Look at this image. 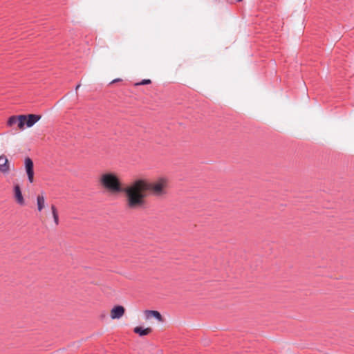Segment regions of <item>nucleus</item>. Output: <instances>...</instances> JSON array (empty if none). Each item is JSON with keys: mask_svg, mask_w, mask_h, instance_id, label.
<instances>
[{"mask_svg": "<svg viewBox=\"0 0 354 354\" xmlns=\"http://www.w3.org/2000/svg\"><path fill=\"white\" fill-rule=\"evenodd\" d=\"M101 185L112 194L124 193L127 207L131 209L140 207L142 204L140 189L143 188L141 181H133L130 185L122 187L119 178L113 173L103 174L99 180Z\"/></svg>", "mask_w": 354, "mask_h": 354, "instance_id": "1", "label": "nucleus"}, {"mask_svg": "<svg viewBox=\"0 0 354 354\" xmlns=\"http://www.w3.org/2000/svg\"><path fill=\"white\" fill-rule=\"evenodd\" d=\"M136 181H141L143 183V188L140 189V194L142 196V199L143 204L138 207L136 208H132L133 210H138L141 209H144L146 207V201H145V196H146V192L151 190L152 193L155 196H162L165 194V188L167 186V180L164 178L160 179L157 183H149L147 182L145 180L139 179L136 180Z\"/></svg>", "mask_w": 354, "mask_h": 354, "instance_id": "2", "label": "nucleus"}, {"mask_svg": "<svg viewBox=\"0 0 354 354\" xmlns=\"http://www.w3.org/2000/svg\"><path fill=\"white\" fill-rule=\"evenodd\" d=\"M24 164L26 171L28 176V180L30 183H32L34 179L33 162L29 157H27L25 159Z\"/></svg>", "mask_w": 354, "mask_h": 354, "instance_id": "3", "label": "nucleus"}, {"mask_svg": "<svg viewBox=\"0 0 354 354\" xmlns=\"http://www.w3.org/2000/svg\"><path fill=\"white\" fill-rule=\"evenodd\" d=\"M0 171L4 175H7L10 171V165L6 156H0Z\"/></svg>", "mask_w": 354, "mask_h": 354, "instance_id": "4", "label": "nucleus"}, {"mask_svg": "<svg viewBox=\"0 0 354 354\" xmlns=\"http://www.w3.org/2000/svg\"><path fill=\"white\" fill-rule=\"evenodd\" d=\"M124 313V308L122 306H115L111 310V318L112 319H120Z\"/></svg>", "mask_w": 354, "mask_h": 354, "instance_id": "5", "label": "nucleus"}, {"mask_svg": "<svg viewBox=\"0 0 354 354\" xmlns=\"http://www.w3.org/2000/svg\"><path fill=\"white\" fill-rule=\"evenodd\" d=\"M14 196L16 199L17 203L19 205L23 206L25 205V201L23 197L20 186L19 185H15L14 186Z\"/></svg>", "mask_w": 354, "mask_h": 354, "instance_id": "6", "label": "nucleus"}, {"mask_svg": "<svg viewBox=\"0 0 354 354\" xmlns=\"http://www.w3.org/2000/svg\"><path fill=\"white\" fill-rule=\"evenodd\" d=\"M144 316L146 320H149L152 317H154L158 321H162V316L160 313L157 310H146L144 311Z\"/></svg>", "mask_w": 354, "mask_h": 354, "instance_id": "7", "label": "nucleus"}, {"mask_svg": "<svg viewBox=\"0 0 354 354\" xmlns=\"http://www.w3.org/2000/svg\"><path fill=\"white\" fill-rule=\"evenodd\" d=\"M41 118V116L36 114H29L26 116V125L27 127H32Z\"/></svg>", "mask_w": 354, "mask_h": 354, "instance_id": "8", "label": "nucleus"}, {"mask_svg": "<svg viewBox=\"0 0 354 354\" xmlns=\"http://www.w3.org/2000/svg\"><path fill=\"white\" fill-rule=\"evenodd\" d=\"M46 205V199L44 196V192H42L41 194L38 195L37 197V210L39 212L42 211V209L45 207Z\"/></svg>", "mask_w": 354, "mask_h": 354, "instance_id": "9", "label": "nucleus"}, {"mask_svg": "<svg viewBox=\"0 0 354 354\" xmlns=\"http://www.w3.org/2000/svg\"><path fill=\"white\" fill-rule=\"evenodd\" d=\"M133 332L136 334H138L140 336H145L149 334L151 332V328H143L140 326H137L134 328Z\"/></svg>", "mask_w": 354, "mask_h": 354, "instance_id": "10", "label": "nucleus"}, {"mask_svg": "<svg viewBox=\"0 0 354 354\" xmlns=\"http://www.w3.org/2000/svg\"><path fill=\"white\" fill-rule=\"evenodd\" d=\"M50 209H51V213H52V215L53 217V221H54L55 225L56 226H57L59 225V215H58V212L57 210L55 205H52L50 207Z\"/></svg>", "mask_w": 354, "mask_h": 354, "instance_id": "11", "label": "nucleus"}, {"mask_svg": "<svg viewBox=\"0 0 354 354\" xmlns=\"http://www.w3.org/2000/svg\"><path fill=\"white\" fill-rule=\"evenodd\" d=\"M17 125L18 127L21 129H23L24 128V126L26 124V115H19L17 116Z\"/></svg>", "mask_w": 354, "mask_h": 354, "instance_id": "12", "label": "nucleus"}, {"mask_svg": "<svg viewBox=\"0 0 354 354\" xmlns=\"http://www.w3.org/2000/svg\"><path fill=\"white\" fill-rule=\"evenodd\" d=\"M17 116L13 115L9 118L8 120V126H12L13 124H15L17 123Z\"/></svg>", "mask_w": 354, "mask_h": 354, "instance_id": "13", "label": "nucleus"}, {"mask_svg": "<svg viewBox=\"0 0 354 354\" xmlns=\"http://www.w3.org/2000/svg\"><path fill=\"white\" fill-rule=\"evenodd\" d=\"M149 83H151V80L149 79H145L142 82L136 83L135 86L145 85Z\"/></svg>", "mask_w": 354, "mask_h": 354, "instance_id": "14", "label": "nucleus"}, {"mask_svg": "<svg viewBox=\"0 0 354 354\" xmlns=\"http://www.w3.org/2000/svg\"><path fill=\"white\" fill-rule=\"evenodd\" d=\"M119 81H120V79H119V78L115 79V80H113L111 81V82L109 83V85H111V84H113V82H119Z\"/></svg>", "mask_w": 354, "mask_h": 354, "instance_id": "15", "label": "nucleus"}, {"mask_svg": "<svg viewBox=\"0 0 354 354\" xmlns=\"http://www.w3.org/2000/svg\"><path fill=\"white\" fill-rule=\"evenodd\" d=\"M81 86L80 84H77L75 85V88L78 89Z\"/></svg>", "mask_w": 354, "mask_h": 354, "instance_id": "16", "label": "nucleus"}, {"mask_svg": "<svg viewBox=\"0 0 354 354\" xmlns=\"http://www.w3.org/2000/svg\"><path fill=\"white\" fill-rule=\"evenodd\" d=\"M238 2H241L243 0H236Z\"/></svg>", "mask_w": 354, "mask_h": 354, "instance_id": "17", "label": "nucleus"}]
</instances>
